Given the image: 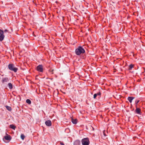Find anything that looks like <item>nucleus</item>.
I'll list each match as a JSON object with an SVG mask.
<instances>
[{
    "instance_id": "f257e3e1",
    "label": "nucleus",
    "mask_w": 145,
    "mask_h": 145,
    "mask_svg": "<svg viewBox=\"0 0 145 145\" xmlns=\"http://www.w3.org/2000/svg\"><path fill=\"white\" fill-rule=\"evenodd\" d=\"M85 52V51L83 48L81 46H79L75 50L76 54L78 55H80Z\"/></svg>"
},
{
    "instance_id": "f03ea898",
    "label": "nucleus",
    "mask_w": 145,
    "mask_h": 145,
    "mask_svg": "<svg viewBox=\"0 0 145 145\" xmlns=\"http://www.w3.org/2000/svg\"><path fill=\"white\" fill-rule=\"evenodd\" d=\"M8 68L10 70L13 71L15 72L18 70V68L15 67L14 65L12 64H9L8 65Z\"/></svg>"
},
{
    "instance_id": "7ed1b4c3",
    "label": "nucleus",
    "mask_w": 145,
    "mask_h": 145,
    "mask_svg": "<svg viewBox=\"0 0 145 145\" xmlns=\"http://www.w3.org/2000/svg\"><path fill=\"white\" fill-rule=\"evenodd\" d=\"M8 31L7 29H5L4 31L0 29V41H2L5 37V36L4 35V32H6Z\"/></svg>"
},
{
    "instance_id": "20e7f679",
    "label": "nucleus",
    "mask_w": 145,
    "mask_h": 145,
    "mask_svg": "<svg viewBox=\"0 0 145 145\" xmlns=\"http://www.w3.org/2000/svg\"><path fill=\"white\" fill-rule=\"evenodd\" d=\"M82 145H89V141L88 138H85L82 140Z\"/></svg>"
},
{
    "instance_id": "39448f33",
    "label": "nucleus",
    "mask_w": 145,
    "mask_h": 145,
    "mask_svg": "<svg viewBox=\"0 0 145 145\" xmlns=\"http://www.w3.org/2000/svg\"><path fill=\"white\" fill-rule=\"evenodd\" d=\"M9 81V79L7 77H3L2 79V83L4 84H6Z\"/></svg>"
},
{
    "instance_id": "423d86ee",
    "label": "nucleus",
    "mask_w": 145,
    "mask_h": 145,
    "mask_svg": "<svg viewBox=\"0 0 145 145\" xmlns=\"http://www.w3.org/2000/svg\"><path fill=\"white\" fill-rule=\"evenodd\" d=\"M37 70L40 72H42L43 71V66L42 65H39L37 67Z\"/></svg>"
},
{
    "instance_id": "0eeeda50",
    "label": "nucleus",
    "mask_w": 145,
    "mask_h": 145,
    "mask_svg": "<svg viewBox=\"0 0 145 145\" xmlns=\"http://www.w3.org/2000/svg\"><path fill=\"white\" fill-rule=\"evenodd\" d=\"M101 95V93L100 92H99L96 93H95L93 95V98L95 99L97 97L98 98H99L100 97Z\"/></svg>"
},
{
    "instance_id": "6e6552de",
    "label": "nucleus",
    "mask_w": 145,
    "mask_h": 145,
    "mask_svg": "<svg viewBox=\"0 0 145 145\" xmlns=\"http://www.w3.org/2000/svg\"><path fill=\"white\" fill-rule=\"evenodd\" d=\"M71 121L74 124H76L77 123V120L76 118H71Z\"/></svg>"
},
{
    "instance_id": "1a4fd4ad",
    "label": "nucleus",
    "mask_w": 145,
    "mask_h": 145,
    "mask_svg": "<svg viewBox=\"0 0 145 145\" xmlns=\"http://www.w3.org/2000/svg\"><path fill=\"white\" fill-rule=\"evenodd\" d=\"M45 124L48 126H50L51 125V122L50 120H47L45 122Z\"/></svg>"
},
{
    "instance_id": "9d476101",
    "label": "nucleus",
    "mask_w": 145,
    "mask_h": 145,
    "mask_svg": "<svg viewBox=\"0 0 145 145\" xmlns=\"http://www.w3.org/2000/svg\"><path fill=\"white\" fill-rule=\"evenodd\" d=\"M4 138L7 140H10L11 139L10 136L8 135L5 136L4 137Z\"/></svg>"
},
{
    "instance_id": "9b49d317",
    "label": "nucleus",
    "mask_w": 145,
    "mask_h": 145,
    "mask_svg": "<svg viewBox=\"0 0 145 145\" xmlns=\"http://www.w3.org/2000/svg\"><path fill=\"white\" fill-rule=\"evenodd\" d=\"M80 142L79 140H76L75 141L74 145H80Z\"/></svg>"
},
{
    "instance_id": "f8f14e48",
    "label": "nucleus",
    "mask_w": 145,
    "mask_h": 145,
    "mask_svg": "<svg viewBox=\"0 0 145 145\" xmlns=\"http://www.w3.org/2000/svg\"><path fill=\"white\" fill-rule=\"evenodd\" d=\"M134 98V97H129L128 98V100L131 103L132 100Z\"/></svg>"
},
{
    "instance_id": "ddd939ff",
    "label": "nucleus",
    "mask_w": 145,
    "mask_h": 145,
    "mask_svg": "<svg viewBox=\"0 0 145 145\" xmlns=\"http://www.w3.org/2000/svg\"><path fill=\"white\" fill-rule=\"evenodd\" d=\"M140 109L138 108H137L135 110V111L138 114H140Z\"/></svg>"
},
{
    "instance_id": "4468645a",
    "label": "nucleus",
    "mask_w": 145,
    "mask_h": 145,
    "mask_svg": "<svg viewBox=\"0 0 145 145\" xmlns=\"http://www.w3.org/2000/svg\"><path fill=\"white\" fill-rule=\"evenodd\" d=\"M8 85V86L9 88L10 89H12L13 88L12 85L11 83H9Z\"/></svg>"
},
{
    "instance_id": "2eb2a0df",
    "label": "nucleus",
    "mask_w": 145,
    "mask_h": 145,
    "mask_svg": "<svg viewBox=\"0 0 145 145\" xmlns=\"http://www.w3.org/2000/svg\"><path fill=\"white\" fill-rule=\"evenodd\" d=\"M10 128L14 130H15L16 128V127L13 124L10 125Z\"/></svg>"
},
{
    "instance_id": "dca6fc26",
    "label": "nucleus",
    "mask_w": 145,
    "mask_h": 145,
    "mask_svg": "<svg viewBox=\"0 0 145 145\" xmlns=\"http://www.w3.org/2000/svg\"><path fill=\"white\" fill-rule=\"evenodd\" d=\"M7 109L9 111L11 110L12 109L10 107L7 106H6Z\"/></svg>"
},
{
    "instance_id": "f3484780",
    "label": "nucleus",
    "mask_w": 145,
    "mask_h": 145,
    "mask_svg": "<svg viewBox=\"0 0 145 145\" xmlns=\"http://www.w3.org/2000/svg\"><path fill=\"white\" fill-rule=\"evenodd\" d=\"M26 102L29 104H30L31 103V101L29 99H27Z\"/></svg>"
},
{
    "instance_id": "a211bd4d",
    "label": "nucleus",
    "mask_w": 145,
    "mask_h": 145,
    "mask_svg": "<svg viewBox=\"0 0 145 145\" xmlns=\"http://www.w3.org/2000/svg\"><path fill=\"white\" fill-rule=\"evenodd\" d=\"M25 138V136L23 134H22L21 135V138L23 140Z\"/></svg>"
},
{
    "instance_id": "6ab92c4d",
    "label": "nucleus",
    "mask_w": 145,
    "mask_h": 145,
    "mask_svg": "<svg viewBox=\"0 0 145 145\" xmlns=\"http://www.w3.org/2000/svg\"><path fill=\"white\" fill-rule=\"evenodd\" d=\"M133 65L131 64L129 66V70L131 69L133 67Z\"/></svg>"
},
{
    "instance_id": "aec40b11",
    "label": "nucleus",
    "mask_w": 145,
    "mask_h": 145,
    "mask_svg": "<svg viewBox=\"0 0 145 145\" xmlns=\"http://www.w3.org/2000/svg\"><path fill=\"white\" fill-rule=\"evenodd\" d=\"M139 102V101L138 100H136L135 101V103L136 104H137Z\"/></svg>"
},
{
    "instance_id": "412c9836",
    "label": "nucleus",
    "mask_w": 145,
    "mask_h": 145,
    "mask_svg": "<svg viewBox=\"0 0 145 145\" xmlns=\"http://www.w3.org/2000/svg\"><path fill=\"white\" fill-rule=\"evenodd\" d=\"M60 144L62 145H64V143L63 142H60Z\"/></svg>"
},
{
    "instance_id": "4be33fe9",
    "label": "nucleus",
    "mask_w": 145,
    "mask_h": 145,
    "mask_svg": "<svg viewBox=\"0 0 145 145\" xmlns=\"http://www.w3.org/2000/svg\"><path fill=\"white\" fill-rule=\"evenodd\" d=\"M104 135L105 136H106V135L104 133Z\"/></svg>"
}]
</instances>
